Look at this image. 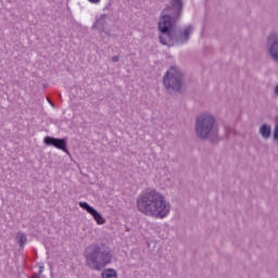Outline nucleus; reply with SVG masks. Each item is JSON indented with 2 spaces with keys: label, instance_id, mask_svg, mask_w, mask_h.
Returning a JSON list of instances; mask_svg holds the SVG:
<instances>
[{
  "label": "nucleus",
  "instance_id": "obj_1",
  "mask_svg": "<svg viewBox=\"0 0 278 278\" xmlns=\"http://www.w3.org/2000/svg\"><path fill=\"white\" fill-rule=\"evenodd\" d=\"M137 208L152 218H166L170 212L166 198L155 189L146 190L137 198Z\"/></svg>",
  "mask_w": 278,
  "mask_h": 278
},
{
  "label": "nucleus",
  "instance_id": "obj_2",
  "mask_svg": "<svg viewBox=\"0 0 278 278\" xmlns=\"http://www.w3.org/2000/svg\"><path fill=\"white\" fill-rule=\"evenodd\" d=\"M194 131L199 140H207L211 144H218V142H220L216 117L210 113H203L197 116Z\"/></svg>",
  "mask_w": 278,
  "mask_h": 278
},
{
  "label": "nucleus",
  "instance_id": "obj_3",
  "mask_svg": "<svg viewBox=\"0 0 278 278\" xmlns=\"http://www.w3.org/2000/svg\"><path fill=\"white\" fill-rule=\"evenodd\" d=\"M112 251L104 250L101 252V245L97 243H92L85 250V260L89 268L92 270H101V268H105L108 264L112 263Z\"/></svg>",
  "mask_w": 278,
  "mask_h": 278
},
{
  "label": "nucleus",
  "instance_id": "obj_4",
  "mask_svg": "<svg viewBox=\"0 0 278 278\" xmlns=\"http://www.w3.org/2000/svg\"><path fill=\"white\" fill-rule=\"evenodd\" d=\"M159 29L161 31L160 40L162 45L173 47L175 45V39L170 36V29H173V18L168 15H163L159 22Z\"/></svg>",
  "mask_w": 278,
  "mask_h": 278
},
{
  "label": "nucleus",
  "instance_id": "obj_5",
  "mask_svg": "<svg viewBox=\"0 0 278 278\" xmlns=\"http://www.w3.org/2000/svg\"><path fill=\"white\" fill-rule=\"evenodd\" d=\"M266 51L274 64H278V36L271 34L267 37Z\"/></svg>",
  "mask_w": 278,
  "mask_h": 278
},
{
  "label": "nucleus",
  "instance_id": "obj_6",
  "mask_svg": "<svg viewBox=\"0 0 278 278\" xmlns=\"http://www.w3.org/2000/svg\"><path fill=\"white\" fill-rule=\"evenodd\" d=\"M188 90V83H186V73L181 68L175 67V92L184 94Z\"/></svg>",
  "mask_w": 278,
  "mask_h": 278
},
{
  "label": "nucleus",
  "instance_id": "obj_7",
  "mask_svg": "<svg viewBox=\"0 0 278 278\" xmlns=\"http://www.w3.org/2000/svg\"><path fill=\"white\" fill-rule=\"evenodd\" d=\"M79 207L86 210L92 216L93 220H96L97 225H105V218L94 207L88 205L87 202H79Z\"/></svg>",
  "mask_w": 278,
  "mask_h": 278
},
{
  "label": "nucleus",
  "instance_id": "obj_8",
  "mask_svg": "<svg viewBox=\"0 0 278 278\" xmlns=\"http://www.w3.org/2000/svg\"><path fill=\"white\" fill-rule=\"evenodd\" d=\"M45 144L48 147H54L64 153H68V149H66V139H56L53 137H46L43 139Z\"/></svg>",
  "mask_w": 278,
  "mask_h": 278
},
{
  "label": "nucleus",
  "instance_id": "obj_9",
  "mask_svg": "<svg viewBox=\"0 0 278 278\" xmlns=\"http://www.w3.org/2000/svg\"><path fill=\"white\" fill-rule=\"evenodd\" d=\"M194 26L188 25L184 29L179 30V36L175 38V45H186L190 40V34H192Z\"/></svg>",
  "mask_w": 278,
  "mask_h": 278
},
{
  "label": "nucleus",
  "instance_id": "obj_10",
  "mask_svg": "<svg viewBox=\"0 0 278 278\" xmlns=\"http://www.w3.org/2000/svg\"><path fill=\"white\" fill-rule=\"evenodd\" d=\"M163 86L167 92H173L175 90V67L168 70L163 78Z\"/></svg>",
  "mask_w": 278,
  "mask_h": 278
},
{
  "label": "nucleus",
  "instance_id": "obj_11",
  "mask_svg": "<svg viewBox=\"0 0 278 278\" xmlns=\"http://www.w3.org/2000/svg\"><path fill=\"white\" fill-rule=\"evenodd\" d=\"M258 134L264 138L265 140H268L270 136L273 135V128L268 124H263L260 127Z\"/></svg>",
  "mask_w": 278,
  "mask_h": 278
},
{
  "label": "nucleus",
  "instance_id": "obj_12",
  "mask_svg": "<svg viewBox=\"0 0 278 278\" xmlns=\"http://www.w3.org/2000/svg\"><path fill=\"white\" fill-rule=\"evenodd\" d=\"M181 12H184V0H175V21L181 18Z\"/></svg>",
  "mask_w": 278,
  "mask_h": 278
},
{
  "label": "nucleus",
  "instance_id": "obj_13",
  "mask_svg": "<svg viewBox=\"0 0 278 278\" xmlns=\"http://www.w3.org/2000/svg\"><path fill=\"white\" fill-rule=\"evenodd\" d=\"M102 278H118V274L115 271V269L108 268L102 270L101 273Z\"/></svg>",
  "mask_w": 278,
  "mask_h": 278
},
{
  "label": "nucleus",
  "instance_id": "obj_14",
  "mask_svg": "<svg viewBox=\"0 0 278 278\" xmlns=\"http://www.w3.org/2000/svg\"><path fill=\"white\" fill-rule=\"evenodd\" d=\"M20 247H24L25 242H27V237L23 232H18L16 236Z\"/></svg>",
  "mask_w": 278,
  "mask_h": 278
},
{
  "label": "nucleus",
  "instance_id": "obj_15",
  "mask_svg": "<svg viewBox=\"0 0 278 278\" xmlns=\"http://www.w3.org/2000/svg\"><path fill=\"white\" fill-rule=\"evenodd\" d=\"M274 140H278V115L275 116Z\"/></svg>",
  "mask_w": 278,
  "mask_h": 278
},
{
  "label": "nucleus",
  "instance_id": "obj_16",
  "mask_svg": "<svg viewBox=\"0 0 278 278\" xmlns=\"http://www.w3.org/2000/svg\"><path fill=\"white\" fill-rule=\"evenodd\" d=\"M45 270V266H39V275L42 274Z\"/></svg>",
  "mask_w": 278,
  "mask_h": 278
},
{
  "label": "nucleus",
  "instance_id": "obj_17",
  "mask_svg": "<svg viewBox=\"0 0 278 278\" xmlns=\"http://www.w3.org/2000/svg\"><path fill=\"white\" fill-rule=\"evenodd\" d=\"M275 94L278 97V84L276 85L275 89H274Z\"/></svg>",
  "mask_w": 278,
  "mask_h": 278
},
{
  "label": "nucleus",
  "instance_id": "obj_18",
  "mask_svg": "<svg viewBox=\"0 0 278 278\" xmlns=\"http://www.w3.org/2000/svg\"><path fill=\"white\" fill-rule=\"evenodd\" d=\"M230 131H231V128L226 127V136H229Z\"/></svg>",
  "mask_w": 278,
  "mask_h": 278
},
{
  "label": "nucleus",
  "instance_id": "obj_19",
  "mask_svg": "<svg viewBox=\"0 0 278 278\" xmlns=\"http://www.w3.org/2000/svg\"><path fill=\"white\" fill-rule=\"evenodd\" d=\"M89 1V3H99V1H101V0H88Z\"/></svg>",
  "mask_w": 278,
  "mask_h": 278
},
{
  "label": "nucleus",
  "instance_id": "obj_20",
  "mask_svg": "<svg viewBox=\"0 0 278 278\" xmlns=\"http://www.w3.org/2000/svg\"><path fill=\"white\" fill-rule=\"evenodd\" d=\"M33 278H40V274H34Z\"/></svg>",
  "mask_w": 278,
  "mask_h": 278
},
{
  "label": "nucleus",
  "instance_id": "obj_21",
  "mask_svg": "<svg viewBox=\"0 0 278 278\" xmlns=\"http://www.w3.org/2000/svg\"><path fill=\"white\" fill-rule=\"evenodd\" d=\"M113 62H118V56H114Z\"/></svg>",
  "mask_w": 278,
  "mask_h": 278
},
{
  "label": "nucleus",
  "instance_id": "obj_22",
  "mask_svg": "<svg viewBox=\"0 0 278 278\" xmlns=\"http://www.w3.org/2000/svg\"><path fill=\"white\" fill-rule=\"evenodd\" d=\"M49 101V100H48ZM50 105H53V102L49 101Z\"/></svg>",
  "mask_w": 278,
  "mask_h": 278
},
{
  "label": "nucleus",
  "instance_id": "obj_23",
  "mask_svg": "<svg viewBox=\"0 0 278 278\" xmlns=\"http://www.w3.org/2000/svg\"><path fill=\"white\" fill-rule=\"evenodd\" d=\"M277 141V147H278V140H276Z\"/></svg>",
  "mask_w": 278,
  "mask_h": 278
}]
</instances>
